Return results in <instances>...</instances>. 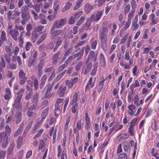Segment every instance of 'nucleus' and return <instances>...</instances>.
Returning a JSON list of instances; mask_svg holds the SVG:
<instances>
[{
    "mask_svg": "<svg viewBox=\"0 0 159 159\" xmlns=\"http://www.w3.org/2000/svg\"><path fill=\"white\" fill-rule=\"evenodd\" d=\"M25 91V89L21 88L20 89L19 92L17 93V96L16 98L13 107L17 108L20 111L16 112L15 117V118L16 124V125L19 124L21 121L22 119V114L21 110L22 108V104L20 103V101L22 98V95Z\"/></svg>",
    "mask_w": 159,
    "mask_h": 159,
    "instance_id": "f257e3e1",
    "label": "nucleus"
},
{
    "mask_svg": "<svg viewBox=\"0 0 159 159\" xmlns=\"http://www.w3.org/2000/svg\"><path fill=\"white\" fill-rule=\"evenodd\" d=\"M8 135H7L6 133L1 132L0 133V141L1 146L3 149H5L9 143V139Z\"/></svg>",
    "mask_w": 159,
    "mask_h": 159,
    "instance_id": "f03ea898",
    "label": "nucleus"
},
{
    "mask_svg": "<svg viewBox=\"0 0 159 159\" xmlns=\"http://www.w3.org/2000/svg\"><path fill=\"white\" fill-rule=\"evenodd\" d=\"M67 22L66 19L61 18L59 20L55 21L53 24V26L51 28V30H54L55 29H59L62 28Z\"/></svg>",
    "mask_w": 159,
    "mask_h": 159,
    "instance_id": "7ed1b4c3",
    "label": "nucleus"
},
{
    "mask_svg": "<svg viewBox=\"0 0 159 159\" xmlns=\"http://www.w3.org/2000/svg\"><path fill=\"white\" fill-rule=\"evenodd\" d=\"M66 32L64 30H57L52 32L51 38L54 39L55 36H59V37L64 39L66 35Z\"/></svg>",
    "mask_w": 159,
    "mask_h": 159,
    "instance_id": "20e7f679",
    "label": "nucleus"
},
{
    "mask_svg": "<svg viewBox=\"0 0 159 159\" xmlns=\"http://www.w3.org/2000/svg\"><path fill=\"white\" fill-rule=\"evenodd\" d=\"M104 22L102 25V30L99 32V38L100 40H107V35L108 30L107 27L104 26Z\"/></svg>",
    "mask_w": 159,
    "mask_h": 159,
    "instance_id": "39448f33",
    "label": "nucleus"
},
{
    "mask_svg": "<svg viewBox=\"0 0 159 159\" xmlns=\"http://www.w3.org/2000/svg\"><path fill=\"white\" fill-rule=\"evenodd\" d=\"M83 54L84 49H82L80 50V52H79L75 53L73 55L69 57L66 60V61L68 64L69 61L73 60L76 57H77V60H79L82 58Z\"/></svg>",
    "mask_w": 159,
    "mask_h": 159,
    "instance_id": "423d86ee",
    "label": "nucleus"
},
{
    "mask_svg": "<svg viewBox=\"0 0 159 159\" xmlns=\"http://www.w3.org/2000/svg\"><path fill=\"white\" fill-rule=\"evenodd\" d=\"M103 12L104 11L103 10L100 11H97L92 14L90 18L94 21H98L101 19Z\"/></svg>",
    "mask_w": 159,
    "mask_h": 159,
    "instance_id": "0eeeda50",
    "label": "nucleus"
},
{
    "mask_svg": "<svg viewBox=\"0 0 159 159\" xmlns=\"http://www.w3.org/2000/svg\"><path fill=\"white\" fill-rule=\"evenodd\" d=\"M126 46L128 48L130 44V43L131 41V37L130 36L129 37V34H126L120 40V44H124L125 43L126 41Z\"/></svg>",
    "mask_w": 159,
    "mask_h": 159,
    "instance_id": "6e6552de",
    "label": "nucleus"
},
{
    "mask_svg": "<svg viewBox=\"0 0 159 159\" xmlns=\"http://www.w3.org/2000/svg\"><path fill=\"white\" fill-rule=\"evenodd\" d=\"M15 146V143L13 141L11 142L7 151V158H9L10 156H12L13 154V150Z\"/></svg>",
    "mask_w": 159,
    "mask_h": 159,
    "instance_id": "1a4fd4ad",
    "label": "nucleus"
},
{
    "mask_svg": "<svg viewBox=\"0 0 159 159\" xmlns=\"http://www.w3.org/2000/svg\"><path fill=\"white\" fill-rule=\"evenodd\" d=\"M45 65V61L44 60H41L37 66L38 75L40 77L42 75L43 66Z\"/></svg>",
    "mask_w": 159,
    "mask_h": 159,
    "instance_id": "9d476101",
    "label": "nucleus"
},
{
    "mask_svg": "<svg viewBox=\"0 0 159 159\" xmlns=\"http://www.w3.org/2000/svg\"><path fill=\"white\" fill-rule=\"evenodd\" d=\"M92 67V64L91 62H87L86 66H84L82 70V74L84 75H86L90 71Z\"/></svg>",
    "mask_w": 159,
    "mask_h": 159,
    "instance_id": "9b49d317",
    "label": "nucleus"
},
{
    "mask_svg": "<svg viewBox=\"0 0 159 159\" xmlns=\"http://www.w3.org/2000/svg\"><path fill=\"white\" fill-rule=\"evenodd\" d=\"M9 33L14 40L15 41L17 40V37L19 34V32L16 29H10Z\"/></svg>",
    "mask_w": 159,
    "mask_h": 159,
    "instance_id": "f8f14e48",
    "label": "nucleus"
},
{
    "mask_svg": "<svg viewBox=\"0 0 159 159\" xmlns=\"http://www.w3.org/2000/svg\"><path fill=\"white\" fill-rule=\"evenodd\" d=\"M25 31H22L20 34L18 38L19 40V45L21 48L23 47L24 43V39L25 37Z\"/></svg>",
    "mask_w": 159,
    "mask_h": 159,
    "instance_id": "ddd939ff",
    "label": "nucleus"
},
{
    "mask_svg": "<svg viewBox=\"0 0 159 159\" xmlns=\"http://www.w3.org/2000/svg\"><path fill=\"white\" fill-rule=\"evenodd\" d=\"M97 54L95 53L94 51H90L89 53L88 58L87 59V62H88L90 59H92V61H95L97 59Z\"/></svg>",
    "mask_w": 159,
    "mask_h": 159,
    "instance_id": "4468645a",
    "label": "nucleus"
},
{
    "mask_svg": "<svg viewBox=\"0 0 159 159\" xmlns=\"http://www.w3.org/2000/svg\"><path fill=\"white\" fill-rule=\"evenodd\" d=\"M33 123V121L31 120L30 122L28 125L25 128L24 131L22 134V136L21 137L23 139H24L26 136L27 133L30 129Z\"/></svg>",
    "mask_w": 159,
    "mask_h": 159,
    "instance_id": "2eb2a0df",
    "label": "nucleus"
},
{
    "mask_svg": "<svg viewBox=\"0 0 159 159\" xmlns=\"http://www.w3.org/2000/svg\"><path fill=\"white\" fill-rule=\"evenodd\" d=\"M66 90V86L63 87L62 85H61L57 92L58 95L60 97H63L65 95V93Z\"/></svg>",
    "mask_w": 159,
    "mask_h": 159,
    "instance_id": "dca6fc26",
    "label": "nucleus"
},
{
    "mask_svg": "<svg viewBox=\"0 0 159 159\" xmlns=\"http://www.w3.org/2000/svg\"><path fill=\"white\" fill-rule=\"evenodd\" d=\"M5 93V94L4 96V99L6 100H9L12 97L10 89L9 88L6 89Z\"/></svg>",
    "mask_w": 159,
    "mask_h": 159,
    "instance_id": "f3484780",
    "label": "nucleus"
},
{
    "mask_svg": "<svg viewBox=\"0 0 159 159\" xmlns=\"http://www.w3.org/2000/svg\"><path fill=\"white\" fill-rule=\"evenodd\" d=\"M85 128L86 129H88L89 128V125L90 124V118L89 116V115L87 112H85Z\"/></svg>",
    "mask_w": 159,
    "mask_h": 159,
    "instance_id": "a211bd4d",
    "label": "nucleus"
},
{
    "mask_svg": "<svg viewBox=\"0 0 159 159\" xmlns=\"http://www.w3.org/2000/svg\"><path fill=\"white\" fill-rule=\"evenodd\" d=\"M107 40H100L101 47L105 52H107Z\"/></svg>",
    "mask_w": 159,
    "mask_h": 159,
    "instance_id": "6ab92c4d",
    "label": "nucleus"
},
{
    "mask_svg": "<svg viewBox=\"0 0 159 159\" xmlns=\"http://www.w3.org/2000/svg\"><path fill=\"white\" fill-rule=\"evenodd\" d=\"M21 17L22 18V20L21 21V23L22 25H24L26 23V22L27 21L30 19V16L29 14L21 15Z\"/></svg>",
    "mask_w": 159,
    "mask_h": 159,
    "instance_id": "aec40b11",
    "label": "nucleus"
},
{
    "mask_svg": "<svg viewBox=\"0 0 159 159\" xmlns=\"http://www.w3.org/2000/svg\"><path fill=\"white\" fill-rule=\"evenodd\" d=\"M128 113L130 115H133L135 111L136 107L133 105H131L128 107Z\"/></svg>",
    "mask_w": 159,
    "mask_h": 159,
    "instance_id": "412c9836",
    "label": "nucleus"
},
{
    "mask_svg": "<svg viewBox=\"0 0 159 159\" xmlns=\"http://www.w3.org/2000/svg\"><path fill=\"white\" fill-rule=\"evenodd\" d=\"M101 81L99 83V84L97 87L99 93H100L104 86V83L105 81L104 78L102 77L101 78Z\"/></svg>",
    "mask_w": 159,
    "mask_h": 159,
    "instance_id": "4be33fe9",
    "label": "nucleus"
},
{
    "mask_svg": "<svg viewBox=\"0 0 159 159\" xmlns=\"http://www.w3.org/2000/svg\"><path fill=\"white\" fill-rule=\"evenodd\" d=\"M47 77L46 75H43L41 79V82L40 84L39 88L40 89H42L44 86L45 84L46 81L47 80Z\"/></svg>",
    "mask_w": 159,
    "mask_h": 159,
    "instance_id": "5701e85b",
    "label": "nucleus"
},
{
    "mask_svg": "<svg viewBox=\"0 0 159 159\" xmlns=\"http://www.w3.org/2000/svg\"><path fill=\"white\" fill-rule=\"evenodd\" d=\"M94 8L93 5H91L89 3L86 4L84 6V11L85 12L88 13Z\"/></svg>",
    "mask_w": 159,
    "mask_h": 159,
    "instance_id": "b1692460",
    "label": "nucleus"
},
{
    "mask_svg": "<svg viewBox=\"0 0 159 159\" xmlns=\"http://www.w3.org/2000/svg\"><path fill=\"white\" fill-rule=\"evenodd\" d=\"M54 84V83H53L52 85L51 84H49L46 86L45 88V89H46L45 92V94L47 96L48 94H50V93H49V92L51 90L52 88V86H53Z\"/></svg>",
    "mask_w": 159,
    "mask_h": 159,
    "instance_id": "393cba45",
    "label": "nucleus"
},
{
    "mask_svg": "<svg viewBox=\"0 0 159 159\" xmlns=\"http://www.w3.org/2000/svg\"><path fill=\"white\" fill-rule=\"evenodd\" d=\"M93 78L92 77H91L87 84L86 87H85V89L87 90L88 89H89V88H92L94 86L93 84H92V80H93Z\"/></svg>",
    "mask_w": 159,
    "mask_h": 159,
    "instance_id": "a878e982",
    "label": "nucleus"
},
{
    "mask_svg": "<svg viewBox=\"0 0 159 159\" xmlns=\"http://www.w3.org/2000/svg\"><path fill=\"white\" fill-rule=\"evenodd\" d=\"M98 62H95L93 64V68L92 70L91 75L93 76L95 75H96L98 67Z\"/></svg>",
    "mask_w": 159,
    "mask_h": 159,
    "instance_id": "bb28decb",
    "label": "nucleus"
},
{
    "mask_svg": "<svg viewBox=\"0 0 159 159\" xmlns=\"http://www.w3.org/2000/svg\"><path fill=\"white\" fill-rule=\"evenodd\" d=\"M56 129H54V127H52L51 129H50V136H52V134L53 133V142L54 143L55 141V140L56 139Z\"/></svg>",
    "mask_w": 159,
    "mask_h": 159,
    "instance_id": "cd10ccee",
    "label": "nucleus"
},
{
    "mask_svg": "<svg viewBox=\"0 0 159 159\" xmlns=\"http://www.w3.org/2000/svg\"><path fill=\"white\" fill-rule=\"evenodd\" d=\"M38 37L37 31L36 30H34L32 33L31 40L33 43H34Z\"/></svg>",
    "mask_w": 159,
    "mask_h": 159,
    "instance_id": "c85d7f7f",
    "label": "nucleus"
},
{
    "mask_svg": "<svg viewBox=\"0 0 159 159\" xmlns=\"http://www.w3.org/2000/svg\"><path fill=\"white\" fill-rule=\"evenodd\" d=\"M49 109V108L48 107L43 111L41 114L42 119L44 120L46 118L48 114Z\"/></svg>",
    "mask_w": 159,
    "mask_h": 159,
    "instance_id": "c756f323",
    "label": "nucleus"
},
{
    "mask_svg": "<svg viewBox=\"0 0 159 159\" xmlns=\"http://www.w3.org/2000/svg\"><path fill=\"white\" fill-rule=\"evenodd\" d=\"M21 15L29 14L28 11V8L26 6H23L21 8Z\"/></svg>",
    "mask_w": 159,
    "mask_h": 159,
    "instance_id": "7c9ffc66",
    "label": "nucleus"
},
{
    "mask_svg": "<svg viewBox=\"0 0 159 159\" xmlns=\"http://www.w3.org/2000/svg\"><path fill=\"white\" fill-rule=\"evenodd\" d=\"M86 42L85 41H81L79 42L74 46V48L76 49V50L80 49V47L84 44Z\"/></svg>",
    "mask_w": 159,
    "mask_h": 159,
    "instance_id": "2f4dec72",
    "label": "nucleus"
},
{
    "mask_svg": "<svg viewBox=\"0 0 159 159\" xmlns=\"http://www.w3.org/2000/svg\"><path fill=\"white\" fill-rule=\"evenodd\" d=\"M59 56L58 53L54 54L52 60V62L54 64H56L57 61L59 60Z\"/></svg>",
    "mask_w": 159,
    "mask_h": 159,
    "instance_id": "473e14b6",
    "label": "nucleus"
},
{
    "mask_svg": "<svg viewBox=\"0 0 159 159\" xmlns=\"http://www.w3.org/2000/svg\"><path fill=\"white\" fill-rule=\"evenodd\" d=\"M123 144V149L124 151L125 152H128L129 150H130L129 144L128 142L126 141L124 142Z\"/></svg>",
    "mask_w": 159,
    "mask_h": 159,
    "instance_id": "72a5a7b5",
    "label": "nucleus"
},
{
    "mask_svg": "<svg viewBox=\"0 0 159 159\" xmlns=\"http://www.w3.org/2000/svg\"><path fill=\"white\" fill-rule=\"evenodd\" d=\"M72 5V4L70 2H67L66 3L65 6L62 8V12H64L68 10L70 8Z\"/></svg>",
    "mask_w": 159,
    "mask_h": 159,
    "instance_id": "f704fd0d",
    "label": "nucleus"
},
{
    "mask_svg": "<svg viewBox=\"0 0 159 159\" xmlns=\"http://www.w3.org/2000/svg\"><path fill=\"white\" fill-rule=\"evenodd\" d=\"M27 115L29 117L34 118L36 116L37 114L32 111L28 110L27 112Z\"/></svg>",
    "mask_w": 159,
    "mask_h": 159,
    "instance_id": "c9c22d12",
    "label": "nucleus"
},
{
    "mask_svg": "<svg viewBox=\"0 0 159 159\" xmlns=\"http://www.w3.org/2000/svg\"><path fill=\"white\" fill-rule=\"evenodd\" d=\"M32 48V43L28 42L26 43V45L25 46V50L26 51H30Z\"/></svg>",
    "mask_w": 159,
    "mask_h": 159,
    "instance_id": "e433bc0d",
    "label": "nucleus"
},
{
    "mask_svg": "<svg viewBox=\"0 0 159 159\" xmlns=\"http://www.w3.org/2000/svg\"><path fill=\"white\" fill-rule=\"evenodd\" d=\"M46 36V34H43L42 35L41 37L39 38V39L38 40L37 42V43L38 45H39L42 43L45 39Z\"/></svg>",
    "mask_w": 159,
    "mask_h": 159,
    "instance_id": "4c0bfd02",
    "label": "nucleus"
},
{
    "mask_svg": "<svg viewBox=\"0 0 159 159\" xmlns=\"http://www.w3.org/2000/svg\"><path fill=\"white\" fill-rule=\"evenodd\" d=\"M92 20L91 18H88L86 20L84 26L87 28L86 30L89 29V27L91 25Z\"/></svg>",
    "mask_w": 159,
    "mask_h": 159,
    "instance_id": "58836bf2",
    "label": "nucleus"
},
{
    "mask_svg": "<svg viewBox=\"0 0 159 159\" xmlns=\"http://www.w3.org/2000/svg\"><path fill=\"white\" fill-rule=\"evenodd\" d=\"M23 139L21 137L18 138L17 141V147L18 148H19L21 146L23 142Z\"/></svg>",
    "mask_w": 159,
    "mask_h": 159,
    "instance_id": "ea45409f",
    "label": "nucleus"
},
{
    "mask_svg": "<svg viewBox=\"0 0 159 159\" xmlns=\"http://www.w3.org/2000/svg\"><path fill=\"white\" fill-rule=\"evenodd\" d=\"M7 20L10 21L11 20H14L15 18L13 17V14L12 15V11H9L7 13Z\"/></svg>",
    "mask_w": 159,
    "mask_h": 159,
    "instance_id": "a19ab883",
    "label": "nucleus"
},
{
    "mask_svg": "<svg viewBox=\"0 0 159 159\" xmlns=\"http://www.w3.org/2000/svg\"><path fill=\"white\" fill-rule=\"evenodd\" d=\"M79 91L75 92L74 95L72 102V104H74L77 101L78 97L79 95Z\"/></svg>",
    "mask_w": 159,
    "mask_h": 159,
    "instance_id": "79ce46f5",
    "label": "nucleus"
},
{
    "mask_svg": "<svg viewBox=\"0 0 159 159\" xmlns=\"http://www.w3.org/2000/svg\"><path fill=\"white\" fill-rule=\"evenodd\" d=\"M11 129L9 127V125H7L5 127V132L6 133L7 135L9 136L11 133Z\"/></svg>",
    "mask_w": 159,
    "mask_h": 159,
    "instance_id": "37998d69",
    "label": "nucleus"
},
{
    "mask_svg": "<svg viewBox=\"0 0 159 159\" xmlns=\"http://www.w3.org/2000/svg\"><path fill=\"white\" fill-rule=\"evenodd\" d=\"M39 100V95L38 93H36L34 95L33 102L34 103L37 104Z\"/></svg>",
    "mask_w": 159,
    "mask_h": 159,
    "instance_id": "c03bdc74",
    "label": "nucleus"
},
{
    "mask_svg": "<svg viewBox=\"0 0 159 159\" xmlns=\"http://www.w3.org/2000/svg\"><path fill=\"white\" fill-rule=\"evenodd\" d=\"M135 10H133L131 11L130 13H129L128 14V18L127 21L131 22V20L132 19V18L133 17L134 15V12L135 11Z\"/></svg>",
    "mask_w": 159,
    "mask_h": 159,
    "instance_id": "a18cd8bd",
    "label": "nucleus"
},
{
    "mask_svg": "<svg viewBox=\"0 0 159 159\" xmlns=\"http://www.w3.org/2000/svg\"><path fill=\"white\" fill-rule=\"evenodd\" d=\"M23 127L20 126L17 129V130L14 133L13 135L14 137H16L21 133V131L22 130Z\"/></svg>",
    "mask_w": 159,
    "mask_h": 159,
    "instance_id": "49530a36",
    "label": "nucleus"
},
{
    "mask_svg": "<svg viewBox=\"0 0 159 159\" xmlns=\"http://www.w3.org/2000/svg\"><path fill=\"white\" fill-rule=\"evenodd\" d=\"M45 145V142L43 140H41L40 141V144L38 148V150H40L44 149Z\"/></svg>",
    "mask_w": 159,
    "mask_h": 159,
    "instance_id": "de8ad7c7",
    "label": "nucleus"
},
{
    "mask_svg": "<svg viewBox=\"0 0 159 159\" xmlns=\"http://www.w3.org/2000/svg\"><path fill=\"white\" fill-rule=\"evenodd\" d=\"M82 126V124L81 122V120H79L77 123L75 129H76L78 130H80L81 129Z\"/></svg>",
    "mask_w": 159,
    "mask_h": 159,
    "instance_id": "09e8293b",
    "label": "nucleus"
},
{
    "mask_svg": "<svg viewBox=\"0 0 159 159\" xmlns=\"http://www.w3.org/2000/svg\"><path fill=\"white\" fill-rule=\"evenodd\" d=\"M131 23V22L127 21L125 26L121 30L120 32L126 30L129 27Z\"/></svg>",
    "mask_w": 159,
    "mask_h": 159,
    "instance_id": "8fccbe9b",
    "label": "nucleus"
},
{
    "mask_svg": "<svg viewBox=\"0 0 159 159\" xmlns=\"http://www.w3.org/2000/svg\"><path fill=\"white\" fill-rule=\"evenodd\" d=\"M1 39L3 41H5L7 40L6 37V33L4 30H2L0 36Z\"/></svg>",
    "mask_w": 159,
    "mask_h": 159,
    "instance_id": "3c124183",
    "label": "nucleus"
},
{
    "mask_svg": "<svg viewBox=\"0 0 159 159\" xmlns=\"http://www.w3.org/2000/svg\"><path fill=\"white\" fill-rule=\"evenodd\" d=\"M25 75L26 74L22 70H21L19 73V76L20 79H27Z\"/></svg>",
    "mask_w": 159,
    "mask_h": 159,
    "instance_id": "603ef678",
    "label": "nucleus"
},
{
    "mask_svg": "<svg viewBox=\"0 0 159 159\" xmlns=\"http://www.w3.org/2000/svg\"><path fill=\"white\" fill-rule=\"evenodd\" d=\"M78 80V78L77 77H75L73 79H72L70 81V84H71L70 86V88H72L73 87V85L75 83L77 82Z\"/></svg>",
    "mask_w": 159,
    "mask_h": 159,
    "instance_id": "864d4df0",
    "label": "nucleus"
},
{
    "mask_svg": "<svg viewBox=\"0 0 159 159\" xmlns=\"http://www.w3.org/2000/svg\"><path fill=\"white\" fill-rule=\"evenodd\" d=\"M127 155L125 153H121L118 156V159H127Z\"/></svg>",
    "mask_w": 159,
    "mask_h": 159,
    "instance_id": "5fc2aeb1",
    "label": "nucleus"
},
{
    "mask_svg": "<svg viewBox=\"0 0 159 159\" xmlns=\"http://www.w3.org/2000/svg\"><path fill=\"white\" fill-rule=\"evenodd\" d=\"M83 13V11H80L78 12H76L75 13L74 15L75 19H77L79 18Z\"/></svg>",
    "mask_w": 159,
    "mask_h": 159,
    "instance_id": "6e6d98bb",
    "label": "nucleus"
},
{
    "mask_svg": "<svg viewBox=\"0 0 159 159\" xmlns=\"http://www.w3.org/2000/svg\"><path fill=\"white\" fill-rule=\"evenodd\" d=\"M6 154L5 151L0 149V159H4Z\"/></svg>",
    "mask_w": 159,
    "mask_h": 159,
    "instance_id": "4d7b16f0",
    "label": "nucleus"
},
{
    "mask_svg": "<svg viewBox=\"0 0 159 159\" xmlns=\"http://www.w3.org/2000/svg\"><path fill=\"white\" fill-rule=\"evenodd\" d=\"M5 50L7 53L10 56H11L12 54L11 49L10 47L7 46L6 47Z\"/></svg>",
    "mask_w": 159,
    "mask_h": 159,
    "instance_id": "13d9d810",
    "label": "nucleus"
},
{
    "mask_svg": "<svg viewBox=\"0 0 159 159\" xmlns=\"http://www.w3.org/2000/svg\"><path fill=\"white\" fill-rule=\"evenodd\" d=\"M82 64L83 63L81 61H80L78 63L75 67V70L76 71H78L80 70L81 67L82 66Z\"/></svg>",
    "mask_w": 159,
    "mask_h": 159,
    "instance_id": "bf43d9fd",
    "label": "nucleus"
},
{
    "mask_svg": "<svg viewBox=\"0 0 159 159\" xmlns=\"http://www.w3.org/2000/svg\"><path fill=\"white\" fill-rule=\"evenodd\" d=\"M98 44V42L97 40H95L92 42L91 44V48L95 50Z\"/></svg>",
    "mask_w": 159,
    "mask_h": 159,
    "instance_id": "052dcab7",
    "label": "nucleus"
},
{
    "mask_svg": "<svg viewBox=\"0 0 159 159\" xmlns=\"http://www.w3.org/2000/svg\"><path fill=\"white\" fill-rule=\"evenodd\" d=\"M68 65V64L67 63V62L66 61L64 64L61 66L58 67V70L59 71L62 70L64 68H66L67 66Z\"/></svg>",
    "mask_w": 159,
    "mask_h": 159,
    "instance_id": "680f3d73",
    "label": "nucleus"
},
{
    "mask_svg": "<svg viewBox=\"0 0 159 159\" xmlns=\"http://www.w3.org/2000/svg\"><path fill=\"white\" fill-rule=\"evenodd\" d=\"M120 136V139H126L129 137V135L128 134H120L118 137Z\"/></svg>",
    "mask_w": 159,
    "mask_h": 159,
    "instance_id": "e2e57ef3",
    "label": "nucleus"
},
{
    "mask_svg": "<svg viewBox=\"0 0 159 159\" xmlns=\"http://www.w3.org/2000/svg\"><path fill=\"white\" fill-rule=\"evenodd\" d=\"M34 58L31 57L30 58L28 61V66L29 67H31L35 61Z\"/></svg>",
    "mask_w": 159,
    "mask_h": 159,
    "instance_id": "0e129e2a",
    "label": "nucleus"
},
{
    "mask_svg": "<svg viewBox=\"0 0 159 159\" xmlns=\"http://www.w3.org/2000/svg\"><path fill=\"white\" fill-rule=\"evenodd\" d=\"M13 58H15L16 59L18 63L19 66H20L22 64V62L19 56H13L12 57Z\"/></svg>",
    "mask_w": 159,
    "mask_h": 159,
    "instance_id": "69168bd1",
    "label": "nucleus"
},
{
    "mask_svg": "<svg viewBox=\"0 0 159 159\" xmlns=\"http://www.w3.org/2000/svg\"><path fill=\"white\" fill-rule=\"evenodd\" d=\"M44 26L42 25H39L36 27L35 30L37 31L40 34H41L42 33V30L43 29Z\"/></svg>",
    "mask_w": 159,
    "mask_h": 159,
    "instance_id": "338daca9",
    "label": "nucleus"
},
{
    "mask_svg": "<svg viewBox=\"0 0 159 159\" xmlns=\"http://www.w3.org/2000/svg\"><path fill=\"white\" fill-rule=\"evenodd\" d=\"M123 125H116L114 126L113 128L112 129V130H113V129H115L116 131H117L121 129L123 127Z\"/></svg>",
    "mask_w": 159,
    "mask_h": 159,
    "instance_id": "774afa93",
    "label": "nucleus"
}]
</instances>
